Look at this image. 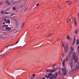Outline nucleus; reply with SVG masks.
<instances>
[{
	"label": "nucleus",
	"instance_id": "obj_1",
	"mask_svg": "<svg viewBox=\"0 0 79 79\" xmlns=\"http://www.w3.org/2000/svg\"><path fill=\"white\" fill-rule=\"evenodd\" d=\"M76 53L74 52L73 54V59H71V62L69 63V64L70 65L71 69L74 68V70H77L79 68V65L78 61V57L76 55Z\"/></svg>",
	"mask_w": 79,
	"mask_h": 79
},
{
	"label": "nucleus",
	"instance_id": "obj_2",
	"mask_svg": "<svg viewBox=\"0 0 79 79\" xmlns=\"http://www.w3.org/2000/svg\"><path fill=\"white\" fill-rule=\"evenodd\" d=\"M55 75L54 77V74H52V73H50L48 74V76H45V77H46V78H47V79L49 78L50 79H51L52 77H54V79H56L58 76V74L56 72L55 73Z\"/></svg>",
	"mask_w": 79,
	"mask_h": 79
},
{
	"label": "nucleus",
	"instance_id": "obj_3",
	"mask_svg": "<svg viewBox=\"0 0 79 79\" xmlns=\"http://www.w3.org/2000/svg\"><path fill=\"white\" fill-rule=\"evenodd\" d=\"M64 44L63 42H62V46L64 48V52H66L68 50V44L67 43H64Z\"/></svg>",
	"mask_w": 79,
	"mask_h": 79
},
{
	"label": "nucleus",
	"instance_id": "obj_4",
	"mask_svg": "<svg viewBox=\"0 0 79 79\" xmlns=\"http://www.w3.org/2000/svg\"><path fill=\"white\" fill-rule=\"evenodd\" d=\"M61 69L62 71L63 72V75L65 76V75H66V73H67V72L66 71V68L65 67H64V69L63 68H61Z\"/></svg>",
	"mask_w": 79,
	"mask_h": 79
},
{
	"label": "nucleus",
	"instance_id": "obj_5",
	"mask_svg": "<svg viewBox=\"0 0 79 79\" xmlns=\"http://www.w3.org/2000/svg\"><path fill=\"white\" fill-rule=\"evenodd\" d=\"M71 55V53L70 52H69V55H68L66 57V62H67L69 60V58L68 57H69V58L70 57Z\"/></svg>",
	"mask_w": 79,
	"mask_h": 79
},
{
	"label": "nucleus",
	"instance_id": "obj_6",
	"mask_svg": "<svg viewBox=\"0 0 79 79\" xmlns=\"http://www.w3.org/2000/svg\"><path fill=\"white\" fill-rule=\"evenodd\" d=\"M56 68L55 69H53V70H52V69L51 70H50V69H49V70L46 69V71L47 72L49 71L50 72H53V73L55 72L56 71Z\"/></svg>",
	"mask_w": 79,
	"mask_h": 79
},
{
	"label": "nucleus",
	"instance_id": "obj_7",
	"mask_svg": "<svg viewBox=\"0 0 79 79\" xmlns=\"http://www.w3.org/2000/svg\"><path fill=\"white\" fill-rule=\"evenodd\" d=\"M8 25H6L5 27V29L7 30H10L11 29V28L10 27H8Z\"/></svg>",
	"mask_w": 79,
	"mask_h": 79
},
{
	"label": "nucleus",
	"instance_id": "obj_8",
	"mask_svg": "<svg viewBox=\"0 0 79 79\" xmlns=\"http://www.w3.org/2000/svg\"><path fill=\"white\" fill-rule=\"evenodd\" d=\"M2 21H4L5 23H7V20H6V18H3L1 20Z\"/></svg>",
	"mask_w": 79,
	"mask_h": 79
},
{
	"label": "nucleus",
	"instance_id": "obj_9",
	"mask_svg": "<svg viewBox=\"0 0 79 79\" xmlns=\"http://www.w3.org/2000/svg\"><path fill=\"white\" fill-rule=\"evenodd\" d=\"M65 61L66 60L65 59H64L62 62V65L64 66L65 65Z\"/></svg>",
	"mask_w": 79,
	"mask_h": 79
},
{
	"label": "nucleus",
	"instance_id": "obj_10",
	"mask_svg": "<svg viewBox=\"0 0 79 79\" xmlns=\"http://www.w3.org/2000/svg\"><path fill=\"white\" fill-rule=\"evenodd\" d=\"M8 0H7L6 2L5 3L7 5H10V2H8Z\"/></svg>",
	"mask_w": 79,
	"mask_h": 79
},
{
	"label": "nucleus",
	"instance_id": "obj_11",
	"mask_svg": "<svg viewBox=\"0 0 79 79\" xmlns=\"http://www.w3.org/2000/svg\"><path fill=\"white\" fill-rule=\"evenodd\" d=\"M70 49L71 50V51L72 52H73V48L72 47V46L70 47Z\"/></svg>",
	"mask_w": 79,
	"mask_h": 79
},
{
	"label": "nucleus",
	"instance_id": "obj_12",
	"mask_svg": "<svg viewBox=\"0 0 79 79\" xmlns=\"http://www.w3.org/2000/svg\"><path fill=\"white\" fill-rule=\"evenodd\" d=\"M66 38L67 40H70L71 39V38L69 37V35H68L67 36Z\"/></svg>",
	"mask_w": 79,
	"mask_h": 79
},
{
	"label": "nucleus",
	"instance_id": "obj_13",
	"mask_svg": "<svg viewBox=\"0 0 79 79\" xmlns=\"http://www.w3.org/2000/svg\"><path fill=\"white\" fill-rule=\"evenodd\" d=\"M0 13L2 15H4L5 14V12H4V10L2 11Z\"/></svg>",
	"mask_w": 79,
	"mask_h": 79
},
{
	"label": "nucleus",
	"instance_id": "obj_14",
	"mask_svg": "<svg viewBox=\"0 0 79 79\" xmlns=\"http://www.w3.org/2000/svg\"><path fill=\"white\" fill-rule=\"evenodd\" d=\"M70 21H71V20L70 19V18H67V23H68Z\"/></svg>",
	"mask_w": 79,
	"mask_h": 79
},
{
	"label": "nucleus",
	"instance_id": "obj_15",
	"mask_svg": "<svg viewBox=\"0 0 79 79\" xmlns=\"http://www.w3.org/2000/svg\"><path fill=\"white\" fill-rule=\"evenodd\" d=\"M75 40H76V37H75L74 39V41H73V45H74L75 42Z\"/></svg>",
	"mask_w": 79,
	"mask_h": 79
},
{
	"label": "nucleus",
	"instance_id": "obj_16",
	"mask_svg": "<svg viewBox=\"0 0 79 79\" xmlns=\"http://www.w3.org/2000/svg\"><path fill=\"white\" fill-rule=\"evenodd\" d=\"M7 23L8 24H9L10 23V21L9 19H7Z\"/></svg>",
	"mask_w": 79,
	"mask_h": 79
},
{
	"label": "nucleus",
	"instance_id": "obj_17",
	"mask_svg": "<svg viewBox=\"0 0 79 79\" xmlns=\"http://www.w3.org/2000/svg\"><path fill=\"white\" fill-rule=\"evenodd\" d=\"M79 44V40H78L77 41V44L78 45Z\"/></svg>",
	"mask_w": 79,
	"mask_h": 79
},
{
	"label": "nucleus",
	"instance_id": "obj_18",
	"mask_svg": "<svg viewBox=\"0 0 79 79\" xmlns=\"http://www.w3.org/2000/svg\"><path fill=\"white\" fill-rule=\"evenodd\" d=\"M74 23L75 25L76 26H77V23H76V22L75 21V19H74Z\"/></svg>",
	"mask_w": 79,
	"mask_h": 79
},
{
	"label": "nucleus",
	"instance_id": "obj_19",
	"mask_svg": "<svg viewBox=\"0 0 79 79\" xmlns=\"http://www.w3.org/2000/svg\"><path fill=\"white\" fill-rule=\"evenodd\" d=\"M52 35V33H51V34H50L49 35H48V37L49 36H51Z\"/></svg>",
	"mask_w": 79,
	"mask_h": 79
},
{
	"label": "nucleus",
	"instance_id": "obj_20",
	"mask_svg": "<svg viewBox=\"0 0 79 79\" xmlns=\"http://www.w3.org/2000/svg\"><path fill=\"white\" fill-rule=\"evenodd\" d=\"M16 8H15V7H13V10H16Z\"/></svg>",
	"mask_w": 79,
	"mask_h": 79
},
{
	"label": "nucleus",
	"instance_id": "obj_21",
	"mask_svg": "<svg viewBox=\"0 0 79 79\" xmlns=\"http://www.w3.org/2000/svg\"><path fill=\"white\" fill-rule=\"evenodd\" d=\"M78 31V30H75V34H77V33Z\"/></svg>",
	"mask_w": 79,
	"mask_h": 79
},
{
	"label": "nucleus",
	"instance_id": "obj_22",
	"mask_svg": "<svg viewBox=\"0 0 79 79\" xmlns=\"http://www.w3.org/2000/svg\"><path fill=\"white\" fill-rule=\"evenodd\" d=\"M10 14V13H7L6 12H5V14L8 15V14Z\"/></svg>",
	"mask_w": 79,
	"mask_h": 79
},
{
	"label": "nucleus",
	"instance_id": "obj_23",
	"mask_svg": "<svg viewBox=\"0 0 79 79\" xmlns=\"http://www.w3.org/2000/svg\"><path fill=\"white\" fill-rule=\"evenodd\" d=\"M10 46V45H8V46H6L5 47L6 48V49H8V47Z\"/></svg>",
	"mask_w": 79,
	"mask_h": 79
},
{
	"label": "nucleus",
	"instance_id": "obj_24",
	"mask_svg": "<svg viewBox=\"0 0 79 79\" xmlns=\"http://www.w3.org/2000/svg\"><path fill=\"white\" fill-rule=\"evenodd\" d=\"M77 50L78 51V53H79V45L78 46V47Z\"/></svg>",
	"mask_w": 79,
	"mask_h": 79
},
{
	"label": "nucleus",
	"instance_id": "obj_25",
	"mask_svg": "<svg viewBox=\"0 0 79 79\" xmlns=\"http://www.w3.org/2000/svg\"><path fill=\"white\" fill-rule=\"evenodd\" d=\"M32 76H33V77H35V74H33L32 75Z\"/></svg>",
	"mask_w": 79,
	"mask_h": 79
},
{
	"label": "nucleus",
	"instance_id": "obj_26",
	"mask_svg": "<svg viewBox=\"0 0 79 79\" xmlns=\"http://www.w3.org/2000/svg\"><path fill=\"white\" fill-rule=\"evenodd\" d=\"M14 15V14H11V15H10V16H13V15Z\"/></svg>",
	"mask_w": 79,
	"mask_h": 79
},
{
	"label": "nucleus",
	"instance_id": "obj_27",
	"mask_svg": "<svg viewBox=\"0 0 79 79\" xmlns=\"http://www.w3.org/2000/svg\"><path fill=\"white\" fill-rule=\"evenodd\" d=\"M7 25H4L3 26V27H5V26L6 27V26H7Z\"/></svg>",
	"mask_w": 79,
	"mask_h": 79
},
{
	"label": "nucleus",
	"instance_id": "obj_28",
	"mask_svg": "<svg viewBox=\"0 0 79 79\" xmlns=\"http://www.w3.org/2000/svg\"><path fill=\"white\" fill-rule=\"evenodd\" d=\"M62 56L63 57L64 56V54H63V53L62 54Z\"/></svg>",
	"mask_w": 79,
	"mask_h": 79
},
{
	"label": "nucleus",
	"instance_id": "obj_29",
	"mask_svg": "<svg viewBox=\"0 0 79 79\" xmlns=\"http://www.w3.org/2000/svg\"><path fill=\"white\" fill-rule=\"evenodd\" d=\"M39 4L37 3V4H36V6H39Z\"/></svg>",
	"mask_w": 79,
	"mask_h": 79
},
{
	"label": "nucleus",
	"instance_id": "obj_30",
	"mask_svg": "<svg viewBox=\"0 0 79 79\" xmlns=\"http://www.w3.org/2000/svg\"><path fill=\"white\" fill-rule=\"evenodd\" d=\"M59 40H60V39H58L57 40H56V41L57 42V41H59Z\"/></svg>",
	"mask_w": 79,
	"mask_h": 79
},
{
	"label": "nucleus",
	"instance_id": "obj_31",
	"mask_svg": "<svg viewBox=\"0 0 79 79\" xmlns=\"http://www.w3.org/2000/svg\"><path fill=\"white\" fill-rule=\"evenodd\" d=\"M60 70H59V71L58 72V73L60 74Z\"/></svg>",
	"mask_w": 79,
	"mask_h": 79
},
{
	"label": "nucleus",
	"instance_id": "obj_32",
	"mask_svg": "<svg viewBox=\"0 0 79 79\" xmlns=\"http://www.w3.org/2000/svg\"><path fill=\"white\" fill-rule=\"evenodd\" d=\"M24 23H23V24H22V27H23V26H24Z\"/></svg>",
	"mask_w": 79,
	"mask_h": 79
},
{
	"label": "nucleus",
	"instance_id": "obj_33",
	"mask_svg": "<svg viewBox=\"0 0 79 79\" xmlns=\"http://www.w3.org/2000/svg\"><path fill=\"white\" fill-rule=\"evenodd\" d=\"M18 43H19L18 42H17H17L15 43V44H17Z\"/></svg>",
	"mask_w": 79,
	"mask_h": 79
},
{
	"label": "nucleus",
	"instance_id": "obj_34",
	"mask_svg": "<svg viewBox=\"0 0 79 79\" xmlns=\"http://www.w3.org/2000/svg\"><path fill=\"white\" fill-rule=\"evenodd\" d=\"M22 7H23V6L22 5H21L20 6V8H22Z\"/></svg>",
	"mask_w": 79,
	"mask_h": 79
},
{
	"label": "nucleus",
	"instance_id": "obj_35",
	"mask_svg": "<svg viewBox=\"0 0 79 79\" xmlns=\"http://www.w3.org/2000/svg\"><path fill=\"white\" fill-rule=\"evenodd\" d=\"M19 41H20V40H19V39H18V40L17 41V42H19Z\"/></svg>",
	"mask_w": 79,
	"mask_h": 79
},
{
	"label": "nucleus",
	"instance_id": "obj_36",
	"mask_svg": "<svg viewBox=\"0 0 79 79\" xmlns=\"http://www.w3.org/2000/svg\"><path fill=\"white\" fill-rule=\"evenodd\" d=\"M70 2V3H69V4H68V5H69L71 4V2Z\"/></svg>",
	"mask_w": 79,
	"mask_h": 79
},
{
	"label": "nucleus",
	"instance_id": "obj_37",
	"mask_svg": "<svg viewBox=\"0 0 79 79\" xmlns=\"http://www.w3.org/2000/svg\"><path fill=\"white\" fill-rule=\"evenodd\" d=\"M78 18L79 19V13H78Z\"/></svg>",
	"mask_w": 79,
	"mask_h": 79
},
{
	"label": "nucleus",
	"instance_id": "obj_38",
	"mask_svg": "<svg viewBox=\"0 0 79 79\" xmlns=\"http://www.w3.org/2000/svg\"><path fill=\"white\" fill-rule=\"evenodd\" d=\"M3 24H5V23H2Z\"/></svg>",
	"mask_w": 79,
	"mask_h": 79
},
{
	"label": "nucleus",
	"instance_id": "obj_39",
	"mask_svg": "<svg viewBox=\"0 0 79 79\" xmlns=\"http://www.w3.org/2000/svg\"><path fill=\"white\" fill-rule=\"evenodd\" d=\"M70 2L69 1H67L66 2V3H67L68 2Z\"/></svg>",
	"mask_w": 79,
	"mask_h": 79
},
{
	"label": "nucleus",
	"instance_id": "obj_40",
	"mask_svg": "<svg viewBox=\"0 0 79 79\" xmlns=\"http://www.w3.org/2000/svg\"><path fill=\"white\" fill-rule=\"evenodd\" d=\"M27 10H28V8H27V9L25 10V11H27Z\"/></svg>",
	"mask_w": 79,
	"mask_h": 79
},
{
	"label": "nucleus",
	"instance_id": "obj_41",
	"mask_svg": "<svg viewBox=\"0 0 79 79\" xmlns=\"http://www.w3.org/2000/svg\"><path fill=\"white\" fill-rule=\"evenodd\" d=\"M58 7H59V9H61V8H60V7H59V6H58Z\"/></svg>",
	"mask_w": 79,
	"mask_h": 79
},
{
	"label": "nucleus",
	"instance_id": "obj_42",
	"mask_svg": "<svg viewBox=\"0 0 79 79\" xmlns=\"http://www.w3.org/2000/svg\"><path fill=\"white\" fill-rule=\"evenodd\" d=\"M53 66H55L56 65L55 64H54L53 65Z\"/></svg>",
	"mask_w": 79,
	"mask_h": 79
},
{
	"label": "nucleus",
	"instance_id": "obj_43",
	"mask_svg": "<svg viewBox=\"0 0 79 79\" xmlns=\"http://www.w3.org/2000/svg\"><path fill=\"white\" fill-rule=\"evenodd\" d=\"M61 61H62V60H63V59H62V58H61Z\"/></svg>",
	"mask_w": 79,
	"mask_h": 79
},
{
	"label": "nucleus",
	"instance_id": "obj_44",
	"mask_svg": "<svg viewBox=\"0 0 79 79\" xmlns=\"http://www.w3.org/2000/svg\"><path fill=\"white\" fill-rule=\"evenodd\" d=\"M39 27H38L37 28L38 29V28H39Z\"/></svg>",
	"mask_w": 79,
	"mask_h": 79
},
{
	"label": "nucleus",
	"instance_id": "obj_45",
	"mask_svg": "<svg viewBox=\"0 0 79 79\" xmlns=\"http://www.w3.org/2000/svg\"><path fill=\"white\" fill-rule=\"evenodd\" d=\"M2 3H1V5H2Z\"/></svg>",
	"mask_w": 79,
	"mask_h": 79
},
{
	"label": "nucleus",
	"instance_id": "obj_46",
	"mask_svg": "<svg viewBox=\"0 0 79 79\" xmlns=\"http://www.w3.org/2000/svg\"><path fill=\"white\" fill-rule=\"evenodd\" d=\"M53 68H54L55 67H53Z\"/></svg>",
	"mask_w": 79,
	"mask_h": 79
},
{
	"label": "nucleus",
	"instance_id": "obj_47",
	"mask_svg": "<svg viewBox=\"0 0 79 79\" xmlns=\"http://www.w3.org/2000/svg\"><path fill=\"white\" fill-rule=\"evenodd\" d=\"M29 77H30V75H29Z\"/></svg>",
	"mask_w": 79,
	"mask_h": 79
},
{
	"label": "nucleus",
	"instance_id": "obj_48",
	"mask_svg": "<svg viewBox=\"0 0 79 79\" xmlns=\"http://www.w3.org/2000/svg\"><path fill=\"white\" fill-rule=\"evenodd\" d=\"M31 79H32V78H31Z\"/></svg>",
	"mask_w": 79,
	"mask_h": 79
},
{
	"label": "nucleus",
	"instance_id": "obj_49",
	"mask_svg": "<svg viewBox=\"0 0 79 79\" xmlns=\"http://www.w3.org/2000/svg\"><path fill=\"white\" fill-rule=\"evenodd\" d=\"M52 66H53V65H52Z\"/></svg>",
	"mask_w": 79,
	"mask_h": 79
},
{
	"label": "nucleus",
	"instance_id": "obj_50",
	"mask_svg": "<svg viewBox=\"0 0 79 79\" xmlns=\"http://www.w3.org/2000/svg\"><path fill=\"white\" fill-rule=\"evenodd\" d=\"M78 6H79V4H78Z\"/></svg>",
	"mask_w": 79,
	"mask_h": 79
},
{
	"label": "nucleus",
	"instance_id": "obj_51",
	"mask_svg": "<svg viewBox=\"0 0 79 79\" xmlns=\"http://www.w3.org/2000/svg\"><path fill=\"white\" fill-rule=\"evenodd\" d=\"M25 79H27V78H26Z\"/></svg>",
	"mask_w": 79,
	"mask_h": 79
}]
</instances>
